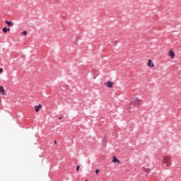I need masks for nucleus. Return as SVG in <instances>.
I'll use <instances>...</instances> for the list:
<instances>
[{"mask_svg": "<svg viewBox=\"0 0 181 181\" xmlns=\"http://www.w3.org/2000/svg\"><path fill=\"white\" fill-rule=\"evenodd\" d=\"M163 166H167V168H169L170 165H172V161L170 160V157H165L163 158Z\"/></svg>", "mask_w": 181, "mask_h": 181, "instance_id": "1", "label": "nucleus"}, {"mask_svg": "<svg viewBox=\"0 0 181 181\" xmlns=\"http://www.w3.org/2000/svg\"><path fill=\"white\" fill-rule=\"evenodd\" d=\"M131 104H132V105H134L135 107H139L140 104H141V100L138 99V98H134L133 100H131Z\"/></svg>", "mask_w": 181, "mask_h": 181, "instance_id": "2", "label": "nucleus"}, {"mask_svg": "<svg viewBox=\"0 0 181 181\" xmlns=\"http://www.w3.org/2000/svg\"><path fill=\"white\" fill-rule=\"evenodd\" d=\"M0 94H1V95H6L4 86H0Z\"/></svg>", "mask_w": 181, "mask_h": 181, "instance_id": "3", "label": "nucleus"}, {"mask_svg": "<svg viewBox=\"0 0 181 181\" xmlns=\"http://www.w3.org/2000/svg\"><path fill=\"white\" fill-rule=\"evenodd\" d=\"M106 86L107 87H108L109 88H111L113 86H114V83L108 81L106 82Z\"/></svg>", "mask_w": 181, "mask_h": 181, "instance_id": "4", "label": "nucleus"}, {"mask_svg": "<svg viewBox=\"0 0 181 181\" xmlns=\"http://www.w3.org/2000/svg\"><path fill=\"white\" fill-rule=\"evenodd\" d=\"M42 108V105L40 104L37 106H35V110L36 112H39V110Z\"/></svg>", "mask_w": 181, "mask_h": 181, "instance_id": "5", "label": "nucleus"}, {"mask_svg": "<svg viewBox=\"0 0 181 181\" xmlns=\"http://www.w3.org/2000/svg\"><path fill=\"white\" fill-rule=\"evenodd\" d=\"M5 23H6V25H8V26H9V27L13 26V25H14L13 22L8 21H6Z\"/></svg>", "mask_w": 181, "mask_h": 181, "instance_id": "6", "label": "nucleus"}, {"mask_svg": "<svg viewBox=\"0 0 181 181\" xmlns=\"http://www.w3.org/2000/svg\"><path fill=\"white\" fill-rule=\"evenodd\" d=\"M169 57H171L172 59H174L175 58V52H173V51H170Z\"/></svg>", "mask_w": 181, "mask_h": 181, "instance_id": "7", "label": "nucleus"}, {"mask_svg": "<svg viewBox=\"0 0 181 181\" xmlns=\"http://www.w3.org/2000/svg\"><path fill=\"white\" fill-rule=\"evenodd\" d=\"M112 162H114V163H119V160H118V158L116 156L113 157Z\"/></svg>", "mask_w": 181, "mask_h": 181, "instance_id": "8", "label": "nucleus"}, {"mask_svg": "<svg viewBox=\"0 0 181 181\" xmlns=\"http://www.w3.org/2000/svg\"><path fill=\"white\" fill-rule=\"evenodd\" d=\"M148 66H149V67H153V62H152V60L149 59L148 62Z\"/></svg>", "mask_w": 181, "mask_h": 181, "instance_id": "9", "label": "nucleus"}, {"mask_svg": "<svg viewBox=\"0 0 181 181\" xmlns=\"http://www.w3.org/2000/svg\"><path fill=\"white\" fill-rule=\"evenodd\" d=\"M3 32H4V33H8L6 27L3 28Z\"/></svg>", "mask_w": 181, "mask_h": 181, "instance_id": "10", "label": "nucleus"}, {"mask_svg": "<svg viewBox=\"0 0 181 181\" xmlns=\"http://www.w3.org/2000/svg\"><path fill=\"white\" fill-rule=\"evenodd\" d=\"M22 35H23L24 36H26V35H28V32L27 31H23L22 33Z\"/></svg>", "mask_w": 181, "mask_h": 181, "instance_id": "11", "label": "nucleus"}, {"mask_svg": "<svg viewBox=\"0 0 181 181\" xmlns=\"http://www.w3.org/2000/svg\"><path fill=\"white\" fill-rule=\"evenodd\" d=\"M76 170H77V172H78V170H80V165L76 166Z\"/></svg>", "mask_w": 181, "mask_h": 181, "instance_id": "12", "label": "nucleus"}, {"mask_svg": "<svg viewBox=\"0 0 181 181\" xmlns=\"http://www.w3.org/2000/svg\"><path fill=\"white\" fill-rule=\"evenodd\" d=\"M95 173L98 175V173H100V170H98V169H96L95 170Z\"/></svg>", "mask_w": 181, "mask_h": 181, "instance_id": "13", "label": "nucleus"}, {"mask_svg": "<svg viewBox=\"0 0 181 181\" xmlns=\"http://www.w3.org/2000/svg\"><path fill=\"white\" fill-rule=\"evenodd\" d=\"M2 71H4L3 69H0V73H2Z\"/></svg>", "mask_w": 181, "mask_h": 181, "instance_id": "14", "label": "nucleus"}, {"mask_svg": "<svg viewBox=\"0 0 181 181\" xmlns=\"http://www.w3.org/2000/svg\"><path fill=\"white\" fill-rule=\"evenodd\" d=\"M11 30V28H7V32H9Z\"/></svg>", "mask_w": 181, "mask_h": 181, "instance_id": "15", "label": "nucleus"}, {"mask_svg": "<svg viewBox=\"0 0 181 181\" xmlns=\"http://www.w3.org/2000/svg\"><path fill=\"white\" fill-rule=\"evenodd\" d=\"M59 119H62V117H59Z\"/></svg>", "mask_w": 181, "mask_h": 181, "instance_id": "16", "label": "nucleus"}, {"mask_svg": "<svg viewBox=\"0 0 181 181\" xmlns=\"http://www.w3.org/2000/svg\"><path fill=\"white\" fill-rule=\"evenodd\" d=\"M56 142H57V141H55L54 143L56 144Z\"/></svg>", "mask_w": 181, "mask_h": 181, "instance_id": "17", "label": "nucleus"}]
</instances>
